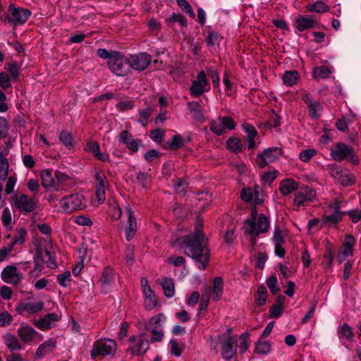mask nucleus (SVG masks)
Wrapping results in <instances>:
<instances>
[{"mask_svg": "<svg viewBox=\"0 0 361 361\" xmlns=\"http://www.w3.org/2000/svg\"><path fill=\"white\" fill-rule=\"evenodd\" d=\"M202 227L203 219L198 216L195 231L176 239L173 245H178L180 249H184L185 255L192 258L200 269L204 270L209 261V250Z\"/></svg>", "mask_w": 361, "mask_h": 361, "instance_id": "nucleus-1", "label": "nucleus"}, {"mask_svg": "<svg viewBox=\"0 0 361 361\" xmlns=\"http://www.w3.org/2000/svg\"><path fill=\"white\" fill-rule=\"evenodd\" d=\"M269 226L270 222L266 215H258V209L252 207L250 217V246H254L257 243V238L267 232Z\"/></svg>", "mask_w": 361, "mask_h": 361, "instance_id": "nucleus-2", "label": "nucleus"}, {"mask_svg": "<svg viewBox=\"0 0 361 361\" xmlns=\"http://www.w3.org/2000/svg\"><path fill=\"white\" fill-rule=\"evenodd\" d=\"M117 350L116 341L110 338H104L94 342L92 349L90 351V357L95 359L98 356L105 357L114 355Z\"/></svg>", "mask_w": 361, "mask_h": 361, "instance_id": "nucleus-3", "label": "nucleus"}, {"mask_svg": "<svg viewBox=\"0 0 361 361\" xmlns=\"http://www.w3.org/2000/svg\"><path fill=\"white\" fill-rule=\"evenodd\" d=\"M108 66L112 73L119 77L126 76L130 72L128 58L119 51H115L111 60L108 61Z\"/></svg>", "mask_w": 361, "mask_h": 361, "instance_id": "nucleus-4", "label": "nucleus"}, {"mask_svg": "<svg viewBox=\"0 0 361 361\" xmlns=\"http://www.w3.org/2000/svg\"><path fill=\"white\" fill-rule=\"evenodd\" d=\"M128 341L130 344L127 351L130 352L133 356L142 355L149 349V340L145 333L130 336Z\"/></svg>", "mask_w": 361, "mask_h": 361, "instance_id": "nucleus-5", "label": "nucleus"}, {"mask_svg": "<svg viewBox=\"0 0 361 361\" xmlns=\"http://www.w3.org/2000/svg\"><path fill=\"white\" fill-rule=\"evenodd\" d=\"M10 204L16 209L24 213H30L35 210L36 202L27 195L14 193L9 197Z\"/></svg>", "mask_w": 361, "mask_h": 361, "instance_id": "nucleus-6", "label": "nucleus"}, {"mask_svg": "<svg viewBox=\"0 0 361 361\" xmlns=\"http://www.w3.org/2000/svg\"><path fill=\"white\" fill-rule=\"evenodd\" d=\"M283 150L281 147H272L265 149L258 154L255 159V164L259 168H264L269 163L276 161L283 155Z\"/></svg>", "mask_w": 361, "mask_h": 361, "instance_id": "nucleus-7", "label": "nucleus"}, {"mask_svg": "<svg viewBox=\"0 0 361 361\" xmlns=\"http://www.w3.org/2000/svg\"><path fill=\"white\" fill-rule=\"evenodd\" d=\"M210 130L215 135L220 136L224 135L227 130H232L235 128V123L229 116H219L216 119L210 121Z\"/></svg>", "mask_w": 361, "mask_h": 361, "instance_id": "nucleus-8", "label": "nucleus"}, {"mask_svg": "<svg viewBox=\"0 0 361 361\" xmlns=\"http://www.w3.org/2000/svg\"><path fill=\"white\" fill-rule=\"evenodd\" d=\"M331 154L333 159L336 161H341L350 158V161L353 164H358V159L354 154L353 148L346 144L338 142L331 149Z\"/></svg>", "mask_w": 361, "mask_h": 361, "instance_id": "nucleus-9", "label": "nucleus"}, {"mask_svg": "<svg viewBox=\"0 0 361 361\" xmlns=\"http://www.w3.org/2000/svg\"><path fill=\"white\" fill-rule=\"evenodd\" d=\"M61 208L66 213H71L85 207L84 196L79 193L72 194L63 197L61 201Z\"/></svg>", "mask_w": 361, "mask_h": 361, "instance_id": "nucleus-10", "label": "nucleus"}, {"mask_svg": "<svg viewBox=\"0 0 361 361\" xmlns=\"http://www.w3.org/2000/svg\"><path fill=\"white\" fill-rule=\"evenodd\" d=\"M9 13L8 23L14 27L24 24L31 16V11L21 7H16L10 4L8 7Z\"/></svg>", "mask_w": 361, "mask_h": 361, "instance_id": "nucleus-11", "label": "nucleus"}, {"mask_svg": "<svg viewBox=\"0 0 361 361\" xmlns=\"http://www.w3.org/2000/svg\"><path fill=\"white\" fill-rule=\"evenodd\" d=\"M51 253L47 250L37 249L34 258L35 269L31 272H41L46 262L49 268H56V263L51 260Z\"/></svg>", "mask_w": 361, "mask_h": 361, "instance_id": "nucleus-12", "label": "nucleus"}, {"mask_svg": "<svg viewBox=\"0 0 361 361\" xmlns=\"http://www.w3.org/2000/svg\"><path fill=\"white\" fill-rule=\"evenodd\" d=\"M128 60L130 68H131L135 71H142L150 64L152 56L147 53L142 52L130 56L128 58Z\"/></svg>", "mask_w": 361, "mask_h": 361, "instance_id": "nucleus-13", "label": "nucleus"}, {"mask_svg": "<svg viewBox=\"0 0 361 361\" xmlns=\"http://www.w3.org/2000/svg\"><path fill=\"white\" fill-rule=\"evenodd\" d=\"M96 197L99 204L104 202L106 199L105 191L109 186V181L104 173L102 171L97 172L94 175Z\"/></svg>", "mask_w": 361, "mask_h": 361, "instance_id": "nucleus-14", "label": "nucleus"}, {"mask_svg": "<svg viewBox=\"0 0 361 361\" xmlns=\"http://www.w3.org/2000/svg\"><path fill=\"white\" fill-rule=\"evenodd\" d=\"M1 279L6 283L18 285L23 279V275L18 271L13 265L6 266L1 272Z\"/></svg>", "mask_w": 361, "mask_h": 361, "instance_id": "nucleus-15", "label": "nucleus"}, {"mask_svg": "<svg viewBox=\"0 0 361 361\" xmlns=\"http://www.w3.org/2000/svg\"><path fill=\"white\" fill-rule=\"evenodd\" d=\"M61 317L56 313L51 312L33 321V324L41 331H48L53 326V323L59 321Z\"/></svg>", "mask_w": 361, "mask_h": 361, "instance_id": "nucleus-16", "label": "nucleus"}, {"mask_svg": "<svg viewBox=\"0 0 361 361\" xmlns=\"http://www.w3.org/2000/svg\"><path fill=\"white\" fill-rule=\"evenodd\" d=\"M208 85L207 75L202 71L198 73L197 79L192 81L190 87V92L192 97H198L206 91V87Z\"/></svg>", "mask_w": 361, "mask_h": 361, "instance_id": "nucleus-17", "label": "nucleus"}, {"mask_svg": "<svg viewBox=\"0 0 361 361\" xmlns=\"http://www.w3.org/2000/svg\"><path fill=\"white\" fill-rule=\"evenodd\" d=\"M115 280L114 270L111 267H106L102 273L101 278L99 280L101 288L103 293H106L110 290V288Z\"/></svg>", "mask_w": 361, "mask_h": 361, "instance_id": "nucleus-18", "label": "nucleus"}, {"mask_svg": "<svg viewBox=\"0 0 361 361\" xmlns=\"http://www.w3.org/2000/svg\"><path fill=\"white\" fill-rule=\"evenodd\" d=\"M141 286L142 292L145 297V307L147 309L151 310L154 308L157 305V300L153 290H152L150 286L149 285L148 280L146 278H142L141 279Z\"/></svg>", "mask_w": 361, "mask_h": 361, "instance_id": "nucleus-19", "label": "nucleus"}, {"mask_svg": "<svg viewBox=\"0 0 361 361\" xmlns=\"http://www.w3.org/2000/svg\"><path fill=\"white\" fill-rule=\"evenodd\" d=\"M316 24V20L311 16L300 14L294 20V25L299 32L314 28Z\"/></svg>", "mask_w": 361, "mask_h": 361, "instance_id": "nucleus-20", "label": "nucleus"}, {"mask_svg": "<svg viewBox=\"0 0 361 361\" xmlns=\"http://www.w3.org/2000/svg\"><path fill=\"white\" fill-rule=\"evenodd\" d=\"M85 151L92 154V155L99 161H107L109 159V155L108 154L101 152L100 147L97 142L91 140H87Z\"/></svg>", "mask_w": 361, "mask_h": 361, "instance_id": "nucleus-21", "label": "nucleus"}, {"mask_svg": "<svg viewBox=\"0 0 361 361\" xmlns=\"http://www.w3.org/2000/svg\"><path fill=\"white\" fill-rule=\"evenodd\" d=\"M44 308V302L42 301H37L35 302H21L17 307L16 311L18 314L23 315L24 313L27 314H35Z\"/></svg>", "mask_w": 361, "mask_h": 361, "instance_id": "nucleus-22", "label": "nucleus"}, {"mask_svg": "<svg viewBox=\"0 0 361 361\" xmlns=\"http://www.w3.org/2000/svg\"><path fill=\"white\" fill-rule=\"evenodd\" d=\"M344 216L345 215L334 212L331 214H324L321 219L320 228L336 227V226L343 221Z\"/></svg>", "mask_w": 361, "mask_h": 361, "instance_id": "nucleus-23", "label": "nucleus"}, {"mask_svg": "<svg viewBox=\"0 0 361 361\" xmlns=\"http://www.w3.org/2000/svg\"><path fill=\"white\" fill-rule=\"evenodd\" d=\"M237 346L236 340L234 338H228L221 345V356L226 360L231 359L235 352Z\"/></svg>", "mask_w": 361, "mask_h": 361, "instance_id": "nucleus-24", "label": "nucleus"}, {"mask_svg": "<svg viewBox=\"0 0 361 361\" xmlns=\"http://www.w3.org/2000/svg\"><path fill=\"white\" fill-rule=\"evenodd\" d=\"M357 240L354 235L346 234L344 240L339 248V252L343 253L345 256H352L353 255L354 247Z\"/></svg>", "mask_w": 361, "mask_h": 361, "instance_id": "nucleus-25", "label": "nucleus"}, {"mask_svg": "<svg viewBox=\"0 0 361 361\" xmlns=\"http://www.w3.org/2000/svg\"><path fill=\"white\" fill-rule=\"evenodd\" d=\"M263 202L264 191L262 188L256 185L253 191L250 188V210L251 211L252 207L257 209V206L262 204Z\"/></svg>", "mask_w": 361, "mask_h": 361, "instance_id": "nucleus-26", "label": "nucleus"}, {"mask_svg": "<svg viewBox=\"0 0 361 361\" xmlns=\"http://www.w3.org/2000/svg\"><path fill=\"white\" fill-rule=\"evenodd\" d=\"M126 212L128 216V227L126 230V239L130 240L137 230V223L133 212L129 205L126 207Z\"/></svg>", "mask_w": 361, "mask_h": 361, "instance_id": "nucleus-27", "label": "nucleus"}, {"mask_svg": "<svg viewBox=\"0 0 361 361\" xmlns=\"http://www.w3.org/2000/svg\"><path fill=\"white\" fill-rule=\"evenodd\" d=\"M17 333L20 339L25 343L32 342L37 334V332L29 326H20Z\"/></svg>", "mask_w": 361, "mask_h": 361, "instance_id": "nucleus-28", "label": "nucleus"}, {"mask_svg": "<svg viewBox=\"0 0 361 361\" xmlns=\"http://www.w3.org/2000/svg\"><path fill=\"white\" fill-rule=\"evenodd\" d=\"M355 334L347 323L341 324L338 328L337 335L340 340L345 339L348 341L352 342Z\"/></svg>", "mask_w": 361, "mask_h": 361, "instance_id": "nucleus-29", "label": "nucleus"}, {"mask_svg": "<svg viewBox=\"0 0 361 361\" xmlns=\"http://www.w3.org/2000/svg\"><path fill=\"white\" fill-rule=\"evenodd\" d=\"M298 185L296 181L293 179L287 178L281 182L279 190L283 195L286 196L295 191L298 189Z\"/></svg>", "mask_w": 361, "mask_h": 361, "instance_id": "nucleus-30", "label": "nucleus"}, {"mask_svg": "<svg viewBox=\"0 0 361 361\" xmlns=\"http://www.w3.org/2000/svg\"><path fill=\"white\" fill-rule=\"evenodd\" d=\"M56 345V341L55 338H49L43 343H42L36 351V356L37 357H42L44 355L51 352Z\"/></svg>", "mask_w": 361, "mask_h": 361, "instance_id": "nucleus-31", "label": "nucleus"}, {"mask_svg": "<svg viewBox=\"0 0 361 361\" xmlns=\"http://www.w3.org/2000/svg\"><path fill=\"white\" fill-rule=\"evenodd\" d=\"M166 319L163 313H159L157 315L151 317L145 322V330H151L153 329H159L161 326V322Z\"/></svg>", "mask_w": 361, "mask_h": 361, "instance_id": "nucleus-32", "label": "nucleus"}, {"mask_svg": "<svg viewBox=\"0 0 361 361\" xmlns=\"http://www.w3.org/2000/svg\"><path fill=\"white\" fill-rule=\"evenodd\" d=\"M271 343L268 341L263 340V338H259L255 343L254 352L258 355H267L271 350Z\"/></svg>", "mask_w": 361, "mask_h": 361, "instance_id": "nucleus-33", "label": "nucleus"}, {"mask_svg": "<svg viewBox=\"0 0 361 361\" xmlns=\"http://www.w3.org/2000/svg\"><path fill=\"white\" fill-rule=\"evenodd\" d=\"M262 142V136L256 128L250 124V150L255 149Z\"/></svg>", "mask_w": 361, "mask_h": 361, "instance_id": "nucleus-34", "label": "nucleus"}, {"mask_svg": "<svg viewBox=\"0 0 361 361\" xmlns=\"http://www.w3.org/2000/svg\"><path fill=\"white\" fill-rule=\"evenodd\" d=\"M299 80V74L297 71H287L283 76V82L287 86H293Z\"/></svg>", "mask_w": 361, "mask_h": 361, "instance_id": "nucleus-35", "label": "nucleus"}, {"mask_svg": "<svg viewBox=\"0 0 361 361\" xmlns=\"http://www.w3.org/2000/svg\"><path fill=\"white\" fill-rule=\"evenodd\" d=\"M4 341L11 352L22 349V345L17 338L11 334H6L4 336Z\"/></svg>", "mask_w": 361, "mask_h": 361, "instance_id": "nucleus-36", "label": "nucleus"}, {"mask_svg": "<svg viewBox=\"0 0 361 361\" xmlns=\"http://www.w3.org/2000/svg\"><path fill=\"white\" fill-rule=\"evenodd\" d=\"M161 285L164 295L167 298L173 297L175 293V286L173 280L171 278L165 277L162 279Z\"/></svg>", "mask_w": 361, "mask_h": 361, "instance_id": "nucleus-37", "label": "nucleus"}, {"mask_svg": "<svg viewBox=\"0 0 361 361\" xmlns=\"http://www.w3.org/2000/svg\"><path fill=\"white\" fill-rule=\"evenodd\" d=\"M308 12L322 13L329 11V7L323 1H317L313 4H308L306 6Z\"/></svg>", "mask_w": 361, "mask_h": 361, "instance_id": "nucleus-38", "label": "nucleus"}, {"mask_svg": "<svg viewBox=\"0 0 361 361\" xmlns=\"http://www.w3.org/2000/svg\"><path fill=\"white\" fill-rule=\"evenodd\" d=\"M242 146L240 140L235 137H231L226 142L227 149L235 154L241 151Z\"/></svg>", "mask_w": 361, "mask_h": 361, "instance_id": "nucleus-39", "label": "nucleus"}, {"mask_svg": "<svg viewBox=\"0 0 361 361\" xmlns=\"http://www.w3.org/2000/svg\"><path fill=\"white\" fill-rule=\"evenodd\" d=\"M223 293V279L221 277H216L213 286V300L218 301Z\"/></svg>", "mask_w": 361, "mask_h": 361, "instance_id": "nucleus-40", "label": "nucleus"}, {"mask_svg": "<svg viewBox=\"0 0 361 361\" xmlns=\"http://www.w3.org/2000/svg\"><path fill=\"white\" fill-rule=\"evenodd\" d=\"M59 140L67 148L72 149L74 147V139L72 134L66 130H63L59 134Z\"/></svg>", "mask_w": 361, "mask_h": 361, "instance_id": "nucleus-41", "label": "nucleus"}, {"mask_svg": "<svg viewBox=\"0 0 361 361\" xmlns=\"http://www.w3.org/2000/svg\"><path fill=\"white\" fill-rule=\"evenodd\" d=\"M1 221L4 227L11 231L13 228L12 214L9 208H5L1 214Z\"/></svg>", "mask_w": 361, "mask_h": 361, "instance_id": "nucleus-42", "label": "nucleus"}, {"mask_svg": "<svg viewBox=\"0 0 361 361\" xmlns=\"http://www.w3.org/2000/svg\"><path fill=\"white\" fill-rule=\"evenodd\" d=\"M330 74L331 71L325 66H316L312 71V76L314 79L326 78Z\"/></svg>", "mask_w": 361, "mask_h": 361, "instance_id": "nucleus-43", "label": "nucleus"}, {"mask_svg": "<svg viewBox=\"0 0 361 361\" xmlns=\"http://www.w3.org/2000/svg\"><path fill=\"white\" fill-rule=\"evenodd\" d=\"M55 178L56 180L54 189L56 190H59L61 185H66L67 182L71 180V178L68 175L64 174L59 171L55 172Z\"/></svg>", "mask_w": 361, "mask_h": 361, "instance_id": "nucleus-44", "label": "nucleus"}, {"mask_svg": "<svg viewBox=\"0 0 361 361\" xmlns=\"http://www.w3.org/2000/svg\"><path fill=\"white\" fill-rule=\"evenodd\" d=\"M222 37L214 30H209L205 39L206 43L208 47H213L219 44Z\"/></svg>", "mask_w": 361, "mask_h": 361, "instance_id": "nucleus-45", "label": "nucleus"}, {"mask_svg": "<svg viewBox=\"0 0 361 361\" xmlns=\"http://www.w3.org/2000/svg\"><path fill=\"white\" fill-rule=\"evenodd\" d=\"M168 24L178 23L182 27L188 25V20L185 16L180 13H173L171 16L166 20Z\"/></svg>", "mask_w": 361, "mask_h": 361, "instance_id": "nucleus-46", "label": "nucleus"}, {"mask_svg": "<svg viewBox=\"0 0 361 361\" xmlns=\"http://www.w3.org/2000/svg\"><path fill=\"white\" fill-rule=\"evenodd\" d=\"M121 209L116 201L109 204L108 209L109 215L114 220H118L121 216Z\"/></svg>", "mask_w": 361, "mask_h": 361, "instance_id": "nucleus-47", "label": "nucleus"}, {"mask_svg": "<svg viewBox=\"0 0 361 361\" xmlns=\"http://www.w3.org/2000/svg\"><path fill=\"white\" fill-rule=\"evenodd\" d=\"M27 235V231L25 228L20 227L18 229L17 235L13 238L11 244L15 246L17 244L23 245L25 242V238Z\"/></svg>", "mask_w": 361, "mask_h": 361, "instance_id": "nucleus-48", "label": "nucleus"}, {"mask_svg": "<svg viewBox=\"0 0 361 361\" xmlns=\"http://www.w3.org/2000/svg\"><path fill=\"white\" fill-rule=\"evenodd\" d=\"M169 345L171 346V354L176 357H180L184 350V345H179L174 339L170 340Z\"/></svg>", "mask_w": 361, "mask_h": 361, "instance_id": "nucleus-49", "label": "nucleus"}, {"mask_svg": "<svg viewBox=\"0 0 361 361\" xmlns=\"http://www.w3.org/2000/svg\"><path fill=\"white\" fill-rule=\"evenodd\" d=\"M8 162L6 158L0 156V179L4 180L8 176Z\"/></svg>", "mask_w": 361, "mask_h": 361, "instance_id": "nucleus-50", "label": "nucleus"}, {"mask_svg": "<svg viewBox=\"0 0 361 361\" xmlns=\"http://www.w3.org/2000/svg\"><path fill=\"white\" fill-rule=\"evenodd\" d=\"M42 182L43 186L47 188L55 187V180L52 178L51 173L48 171L42 173Z\"/></svg>", "mask_w": 361, "mask_h": 361, "instance_id": "nucleus-51", "label": "nucleus"}, {"mask_svg": "<svg viewBox=\"0 0 361 361\" xmlns=\"http://www.w3.org/2000/svg\"><path fill=\"white\" fill-rule=\"evenodd\" d=\"M257 295L258 298L256 300V303L258 306H262L265 304L267 291L264 286L261 285L258 287L257 289Z\"/></svg>", "mask_w": 361, "mask_h": 361, "instance_id": "nucleus-52", "label": "nucleus"}, {"mask_svg": "<svg viewBox=\"0 0 361 361\" xmlns=\"http://www.w3.org/2000/svg\"><path fill=\"white\" fill-rule=\"evenodd\" d=\"M178 6L187 13L190 17L194 18L195 17V12L193 11L192 6L186 0H176Z\"/></svg>", "mask_w": 361, "mask_h": 361, "instance_id": "nucleus-53", "label": "nucleus"}, {"mask_svg": "<svg viewBox=\"0 0 361 361\" xmlns=\"http://www.w3.org/2000/svg\"><path fill=\"white\" fill-rule=\"evenodd\" d=\"M7 70L11 75V80L16 81L19 76V66L16 61H13L7 64Z\"/></svg>", "mask_w": 361, "mask_h": 361, "instance_id": "nucleus-54", "label": "nucleus"}, {"mask_svg": "<svg viewBox=\"0 0 361 361\" xmlns=\"http://www.w3.org/2000/svg\"><path fill=\"white\" fill-rule=\"evenodd\" d=\"M277 283L278 280L275 276H271L267 280V285L273 295H276L280 291V288L277 286Z\"/></svg>", "mask_w": 361, "mask_h": 361, "instance_id": "nucleus-55", "label": "nucleus"}, {"mask_svg": "<svg viewBox=\"0 0 361 361\" xmlns=\"http://www.w3.org/2000/svg\"><path fill=\"white\" fill-rule=\"evenodd\" d=\"M169 147L172 150H176L180 148L183 145V137L180 135H175L171 142H169Z\"/></svg>", "mask_w": 361, "mask_h": 361, "instance_id": "nucleus-56", "label": "nucleus"}, {"mask_svg": "<svg viewBox=\"0 0 361 361\" xmlns=\"http://www.w3.org/2000/svg\"><path fill=\"white\" fill-rule=\"evenodd\" d=\"M175 190L176 193L180 194L181 195H184L186 193L188 188V183L185 180L183 179H177L176 180L175 184Z\"/></svg>", "mask_w": 361, "mask_h": 361, "instance_id": "nucleus-57", "label": "nucleus"}, {"mask_svg": "<svg viewBox=\"0 0 361 361\" xmlns=\"http://www.w3.org/2000/svg\"><path fill=\"white\" fill-rule=\"evenodd\" d=\"M152 108H147L142 110L139 111V114L140 118L138 119V122H140L143 126H146L147 124V119L152 114Z\"/></svg>", "mask_w": 361, "mask_h": 361, "instance_id": "nucleus-58", "label": "nucleus"}, {"mask_svg": "<svg viewBox=\"0 0 361 361\" xmlns=\"http://www.w3.org/2000/svg\"><path fill=\"white\" fill-rule=\"evenodd\" d=\"M152 334L150 341L152 343L161 342L164 338V331L161 329H153L151 330H147Z\"/></svg>", "mask_w": 361, "mask_h": 361, "instance_id": "nucleus-59", "label": "nucleus"}, {"mask_svg": "<svg viewBox=\"0 0 361 361\" xmlns=\"http://www.w3.org/2000/svg\"><path fill=\"white\" fill-rule=\"evenodd\" d=\"M71 272L67 271L57 276V282L63 287H67L71 281Z\"/></svg>", "mask_w": 361, "mask_h": 361, "instance_id": "nucleus-60", "label": "nucleus"}, {"mask_svg": "<svg viewBox=\"0 0 361 361\" xmlns=\"http://www.w3.org/2000/svg\"><path fill=\"white\" fill-rule=\"evenodd\" d=\"M0 87L4 90H7L11 87V78L4 71L0 73Z\"/></svg>", "mask_w": 361, "mask_h": 361, "instance_id": "nucleus-61", "label": "nucleus"}, {"mask_svg": "<svg viewBox=\"0 0 361 361\" xmlns=\"http://www.w3.org/2000/svg\"><path fill=\"white\" fill-rule=\"evenodd\" d=\"M16 182L17 178L16 176H10L8 178L4 189V192L6 195H11L13 192Z\"/></svg>", "mask_w": 361, "mask_h": 361, "instance_id": "nucleus-62", "label": "nucleus"}, {"mask_svg": "<svg viewBox=\"0 0 361 361\" xmlns=\"http://www.w3.org/2000/svg\"><path fill=\"white\" fill-rule=\"evenodd\" d=\"M315 154L316 150L314 149H304L300 153L299 158L302 161L307 162Z\"/></svg>", "mask_w": 361, "mask_h": 361, "instance_id": "nucleus-63", "label": "nucleus"}, {"mask_svg": "<svg viewBox=\"0 0 361 361\" xmlns=\"http://www.w3.org/2000/svg\"><path fill=\"white\" fill-rule=\"evenodd\" d=\"M283 310V305H272L269 309L270 317L272 318H279L281 316Z\"/></svg>", "mask_w": 361, "mask_h": 361, "instance_id": "nucleus-64", "label": "nucleus"}]
</instances>
